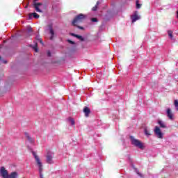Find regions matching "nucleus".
Listing matches in <instances>:
<instances>
[{
    "label": "nucleus",
    "instance_id": "nucleus-1",
    "mask_svg": "<svg viewBox=\"0 0 178 178\" xmlns=\"http://www.w3.org/2000/svg\"><path fill=\"white\" fill-rule=\"evenodd\" d=\"M1 176L3 178H17L19 174L17 172H13L9 175L8 170H5V167H1Z\"/></svg>",
    "mask_w": 178,
    "mask_h": 178
},
{
    "label": "nucleus",
    "instance_id": "nucleus-2",
    "mask_svg": "<svg viewBox=\"0 0 178 178\" xmlns=\"http://www.w3.org/2000/svg\"><path fill=\"white\" fill-rule=\"evenodd\" d=\"M129 141L134 147H136V148L140 149H144V143H141L140 140L136 139L134 136H129Z\"/></svg>",
    "mask_w": 178,
    "mask_h": 178
},
{
    "label": "nucleus",
    "instance_id": "nucleus-3",
    "mask_svg": "<svg viewBox=\"0 0 178 178\" xmlns=\"http://www.w3.org/2000/svg\"><path fill=\"white\" fill-rule=\"evenodd\" d=\"M32 154L35 158V161L38 168L40 178H44V175H42V163L41 162L40 157H38V156L35 154V152L32 151Z\"/></svg>",
    "mask_w": 178,
    "mask_h": 178
},
{
    "label": "nucleus",
    "instance_id": "nucleus-4",
    "mask_svg": "<svg viewBox=\"0 0 178 178\" xmlns=\"http://www.w3.org/2000/svg\"><path fill=\"white\" fill-rule=\"evenodd\" d=\"M87 18V15L84 14H79L72 21V26H77L79 23H81L83 20Z\"/></svg>",
    "mask_w": 178,
    "mask_h": 178
},
{
    "label": "nucleus",
    "instance_id": "nucleus-5",
    "mask_svg": "<svg viewBox=\"0 0 178 178\" xmlns=\"http://www.w3.org/2000/svg\"><path fill=\"white\" fill-rule=\"evenodd\" d=\"M154 134L158 138H163V133H162V131H161L158 126H156L154 128Z\"/></svg>",
    "mask_w": 178,
    "mask_h": 178
},
{
    "label": "nucleus",
    "instance_id": "nucleus-6",
    "mask_svg": "<svg viewBox=\"0 0 178 178\" xmlns=\"http://www.w3.org/2000/svg\"><path fill=\"white\" fill-rule=\"evenodd\" d=\"M36 1L37 0H33V6H34L35 10H36V12H39L40 13H42V10L40 9V7L41 6V5H42V3H37Z\"/></svg>",
    "mask_w": 178,
    "mask_h": 178
},
{
    "label": "nucleus",
    "instance_id": "nucleus-7",
    "mask_svg": "<svg viewBox=\"0 0 178 178\" xmlns=\"http://www.w3.org/2000/svg\"><path fill=\"white\" fill-rule=\"evenodd\" d=\"M49 31L50 36V40H52L55 38V31H54V28L52 27V24L49 25Z\"/></svg>",
    "mask_w": 178,
    "mask_h": 178
},
{
    "label": "nucleus",
    "instance_id": "nucleus-8",
    "mask_svg": "<svg viewBox=\"0 0 178 178\" xmlns=\"http://www.w3.org/2000/svg\"><path fill=\"white\" fill-rule=\"evenodd\" d=\"M54 158V154L51 152H48L47 155V163H54L52 159Z\"/></svg>",
    "mask_w": 178,
    "mask_h": 178
},
{
    "label": "nucleus",
    "instance_id": "nucleus-9",
    "mask_svg": "<svg viewBox=\"0 0 178 178\" xmlns=\"http://www.w3.org/2000/svg\"><path fill=\"white\" fill-rule=\"evenodd\" d=\"M34 17V19H38L40 18V15L37 14L36 13H31L28 15V19L29 20H31Z\"/></svg>",
    "mask_w": 178,
    "mask_h": 178
},
{
    "label": "nucleus",
    "instance_id": "nucleus-10",
    "mask_svg": "<svg viewBox=\"0 0 178 178\" xmlns=\"http://www.w3.org/2000/svg\"><path fill=\"white\" fill-rule=\"evenodd\" d=\"M166 115L170 120H173V113H172V110L170 108H167Z\"/></svg>",
    "mask_w": 178,
    "mask_h": 178
},
{
    "label": "nucleus",
    "instance_id": "nucleus-11",
    "mask_svg": "<svg viewBox=\"0 0 178 178\" xmlns=\"http://www.w3.org/2000/svg\"><path fill=\"white\" fill-rule=\"evenodd\" d=\"M136 12L134 14L133 16L131 17L132 23L137 22V20H140V16L136 15Z\"/></svg>",
    "mask_w": 178,
    "mask_h": 178
},
{
    "label": "nucleus",
    "instance_id": "nucleus-12",
    "mask_svg": "<svg viewBox=\"0 0 178 178\" xmlns=\"http://www.w3.org/2000/svg\"><path fill=\"white\" fill-rule=\"evenodd\" d=\"M70 35H72V37H75V38H77V40H79V41H84V38L81 35L73 33H71Z\"/></svg>",
    "mask_w": 178,
    "mask_h": 178
},
{
    "label": "nucleus",
    "instance_id": "nucleus-13",
    "mask_svg": "<svg viewBox=\"0 0 178 178\" xmlns=\"http://www.w3.org/2000/svg\"><path fill=\"white\" fill-rule=\"evenodd\" d=\"M131 168H133V169L135 170L136 175H138V176H139V177L143 178L144 177V175H143V174H141L140 172V171H138V169L136 168V167L134 166V165H131Z\"/></svg>",
    "mask_w": 178,
    "mask_h": 178
},
{
    "label": "nucleus",
    "instance_id": "nucleus-14",
    "mask_svg": "<svg viewBox=\"0 0 178 178\" xmlns=\"http://www.w3.org/2000/svg\"><path fill=\"white\" fill-rule=\"evenodd\" d=\"M25 137L27 138L28 141L31 143V144H33V143H34V139L31 138L27 132H25Z\"/></svg>",
    "mask_w": 178,
    "mask_h": 178
},
{
    "label": "nucleus",
    "instance_id": "nucleus-15",
    "mask_svg": "<svg viewBox=\"0 0 178 178\" xmlns=\"http://www.w3.org/2000/svg\"><path fill=\"white\" fill-rule=\"evenodd\" d=\"M83 112L85 113V116H88V115H90L91 113V110H90L88 107L86 106L83 108Z\"/></svg>",
    "mask_w": 178,
    "mask_h": 178
},
{
    "label": "nucleus",
    "instance_id": "nucleus-16",
    "mask_svg": "<svg viewBox=\"0 0 178 178\" xmlns=\"http://www.w3.org/2000/svg\"><path fill=\"white\" fill-rule=\"evenodd\" d=\"M144 133L145 136H147V137H149V136H151V132L148 128H145Z\"/></svg>",
    "mask_w": 178,
    "mask_h": 178
},
{
    "label": "nucleus",
    "instance_id": "nucleus-17",
    "mask_svg": "<svg viewBox=\"0 0 178 178\" xmlns=\"http://www.w3.org/2000/svg\"><path fill=\"white\" fill-rule=\"evenodd\" d=\"M67 42L68 44H71V45H74V49L76 48L77 44H76V43L74 42V41L71 40H70V39H67Z\"/></svg>",
    "mask_w": 178,
    "mask_h": 178
},
{
    "label": "nucleus",
    "instance_id": "nucleus-18",
    "mask_svg": "<svg viewBox=\"0 0 178 178\" xmlns=\"http://www.w3.org/2000/svg\"><path fill=\"white\" fill-rule=\"evenodd\" d=\"M158 124L162 129H166V125L165 124V122H163V121L159 120Z\"/></svg>",
    "mask_w": 178,
    "mask_h": 178
},
{
    "label": "nucleus",
    "instance_id": "nucleus-19",
    "mask_svg": "<svg viewBox=\"0 0 178 178\" xmlns=\"http://www.w3.org/2000/svg\"><path fill=\"white\" fill-rule=\"evenodd\" d=\"M32 32H33V29L31 27H28L27 31H26V33L28 34L27 36L29 37V36L31 35Z\"/></svg>",
    "mask_w": 178,
    "mask_h": 178
},
{
    "label": "nucleus",
    "instance_id": "nucleus-20",
    "mask_svg": "<svg viewBox=\"0 0 178 178\" xmlns=\"http://www.w3.org/2000/svg\"><path fill=\"white\" fill-rule=\"evenodd\" d=\"M68 122L70 123L71 126H74V120L72 118H68Z\"/></svg>",
    "mask_w": 178,
    "mask_h": 178
},
{
    "label": "nucleus",
    "instance_id": "nucleus-21",
    "mask_svg": "<svg viewBox=\"0 0 178 178\" xmlns=\"http://www.w3.org/2000/svg\"><path fill=\"white\" fill-rule=\"evenodd\" d=\"M168 34L170 38H171V40H172V38H173V31H168Z\"/></svg>",
    "mask_w": 178,
    "mask_h": 178
},
{
    "label": "nucleus",
    "instance_id": "nucleus-22",
    "mask_svg": "<svg viewBox=\"0 0 178 178\" xmlns=\"http://www.w3.org/2000/svg\"><path fill=\"white\" fill-rule=\"evenodd\" d=\"M174 105H175L177 111H178V100L177 99L175 100Z\"/></svg>",
    "mask_w": 178,
    "mask_h": 178
},
{
    "label": "nucleus",
    "instance_id": "nucleus-23",
    "mask_svg": "<svg viewBox=\"0 0 178 178\" xmlns=\"http://www.w3.org/2000/svg\"><path fill=\"white\" fill-rule=\"evenodd\" d=\"M36 40L38 41H39V42H40V44H43L44 43L42 42V40H41V38H40V35H37L36 36Z\"/></svg>",
    "mask_w": 178,
    "mask_h": 178
},
{
    "label": "nucleus",
    "instance_id": "nucleus-24",
    "mask_svg": "<svg viewBox=\"0 0 178 178\" xmlns=\"http://www.w3.org/2000/svg\"><path fill=\"white\" fill-rule=\"evenodd\" d=\"M37 47H38V44H37V43H35L34 47H33L35 52H38V49L37 48Z\"/></svg>",
    "mask_w": 178,
    "mask_h": 178
},
{
    "label": "nucleus",
    "instance_id": "nucleus-25",
    "mask_svg": "<svg viewBox=\"0 0 178 178\" xmlns=\"http://www.w3.org/2000/svg\"><path fill=\"white\" fill-rule=\"evenodd\" d=\"M141 8V4L138 3V1H136V9H140Z\"/></svg>",
    "mask_w": 178,
    "mask_h": 178
},
{
    "label": "nucleus",
    "instance_id": "nucleus-26",
    "mask_svg": "<svg viewBox=\"0 0 178 178\" xmlns=\"http://www.w3.org/2000/svg\"><path fill=\"white\" fill-rule=\"evenodd\" d=\"M97 9H98V6H95L92 8V10H93V12H95V10H97Z\"/></svg>",
    "mask_w": 178,
    "mask_h": 178
},
{
    "label": "nucleus",
    "instance_id": "nucleus-27",
    "mask_svg": "<svg viewBox=\"0 0 178 178\" xmlns=\"http://www.w3.org/2000/svg\"><path fill=\"white\" fill-rule=\"evenodd\" d=\"M1 63L6 64V63H8V61H6V60H5L1 58Z\"/></svg>",
    "mask_w": 178,
    "mask_h": 178
},
{
    "label": "nucleus",
    "instance_id": "nucleus-28",
    "mask_svg": "<svg viewBox=\"0 0 178 178\" xmlns=\"http://www.w3.org/2000/svg\"><path fill=\"white\" fill-rule=\"evenodd\" d=\"M92 22H93V23H96L98 22V19L97 18H92Z\"/></svg>",
    "mask_w": 178,
    "mask_h": 178
},
{
    "label": "nucleus",
    "instance_id": "nucleus-29",
    "mask_svg": "<svg viewBox=\"0 0 178 178\" xmlns=\"http://www.w3.org/2000/svg\"><path fill=\"white\" fill-rule=\"evenodd\" d=\"M47 56H49V58H51V51H47Z\"/></svg>",
    "mask_w": 178,
    "mask_h": 178
},
{
    "label": "nucleus",
    "instance_id": "nucleus-30",
    "mask_svg": "<svg viewBox=\"0 0 178 178\" xmlns=\"http://www.w3.org/2000/svg\"><path fill=\"white\" fill-rule=\"evenodd\" d=\"M78 27V29H79L80 30H84V28L83 26H76Z\"/></svg>",
    "mask_w": 178,
    "mask_h": 178
},
{
    "label": "nucleus",
    "instance_id": "nucleus-31",
    "mask_svg": "<svg viewBox=\"0 0 178 178\" xmlns=\"http://www.w3.org/2000/svg\"><path fill=\"white\" fill-rule=\"evenodd\" d=\"M99 1H97V3H96V6H98V5H99Z\"/></svg>",
    "mask_w": 178,
    "mask_h": 178
}]
</instances>
